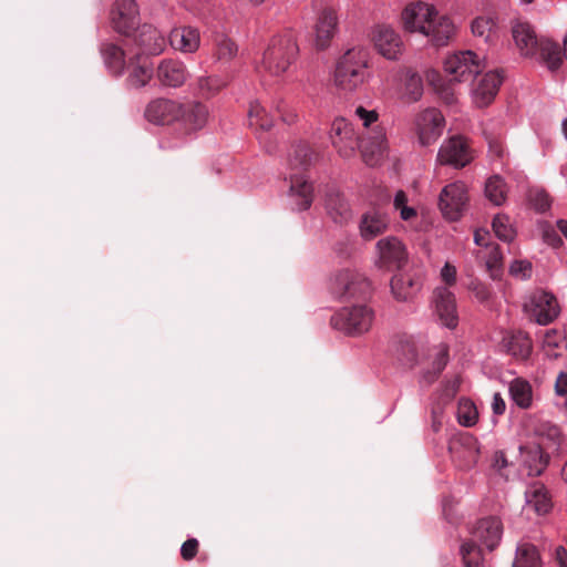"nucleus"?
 <instances>
[{
    "instance_id": "nucleus-1",
    "label": "nucleus",
    "mask_w": 567,
    "mask_h": 567,
    "mask_svg": "<svg viewBox=\"0 0 567 567\" xmlns=\"http://www.w3.org/2000/svg\"><path fill=\"white\" fill-rule=\"evenodd\" d=\"M355 114L362 121L367 133H357L352 123L343 117L332 122L330 138L333 147L341 157L350 158L360 150L363 162L369 166H375L384 155L386 140L383 127L370 125L378 121L375 111H368L362 106L355 109Z\"/></svg>"
},
{
    "instance_id": "nucleus-2",
    "label": "nucleus",
    "mask_w": 567,
    "mask_h": 567,
    "mask_svg": "<svg viewBox=\"0 0 567 567\" xmlns=\"http://www.w3.org/2000/svg\"><path fill=\"white\" fill-rule=\"evenodd\" d=\"M401 19L404 30L425 35L435 47L446 45L455 31L450 18L439 14L433 6L425 2L406 6Z\"/></svg>"
},
{
    "instance_id": "nucleus-3",
    "label": "nucleus",
    "mask_w": 567,
    "mask_h": 567,
    "mask_svg": "<svg viewBox=\"0 0 567 567\" xmlns=\"http://www.w3.org/2000/svg\"><path fill=\"white\" fill-rule=\"evenodd\" d=\"M513 39L520 54L535 58L551 72L563 63V51L557 42L546 38H537L533 27L527 22H517L512 28Z\"/></svg>"
},
{
    "instance_id": "nucleus-4",
    "label": "nucleus",
    "mask_w": 567,
    "mask_h": 567,
    "mask_svg": "<svg viewBox=\"0 0 567 567\" xmlns=\"http://www.w3.org/2000/svg\"><path fill=\"white\" fill-rule=\"evenodd\" d=\"M317 159V154L306 144L295 146L289 157L290 174V197L293 199L296 209H308L313 200V186L302 175L305 171Z\"/></svg>"
},
{
    "instance_id": "nucleus-5",
    "label": "nucleus",
    "mask_w": 567,
    "mask_h": 567,
    "mask_svg": "<svg viewBox=\"0 0 567 567\" xmlns=\"http://www.w3.org/2000/svg\"><path fill=\"white\" fill-rule=\"evenodd\" d=\"M369 52L363 48L348 50L337 62L334 85L343 92H352L367 79Z\"/></svg>"
},
{
    "instance_id": "nucleus-6",
    "label": "nucleus",
    "mask_w": 567,
    "mask_h": 567,
    "mask_svg": "<svg viewBox=\"0 0 567 567\" xmlns=\"http://www.w3.org/2000/svg\"><path fill=\"white\" fill-rule=\"evenodd\" d=\"M298 52L299 48L291 32L276 35L264 52L261 68L270 75L279 76L293 63Z\"/></svg>"
},
{
    "instance_id": "nucleus-7",
    "label": "nucleus",
    "mask_w": 567,
    "mask_h": 567,
    "mask_svg": "<svg viewBox=\"0 0 567 567\" xmlns=\"http://www.w3.org/2000/svg\"><path fill=\"white\" fill-rule=\"evenodd\" d=\"M373 321L374 312L367 305L343 307L330 319V323L333 329L352 337L368 332L371 329Z\"/></svg>"
},
{
    "instance_id": "nucleus-8",
    "label": "nucleus",
    "mask_w": 567,
    "mask_h": 567,
    "mask_svg": "<svg viewBox=\"0 0 567 567\" xmlns=\"http://www.w3.org/2000/svg\"><path fill=\"white\" fill-rule=\"evenodd\" d=\"M332 291L339 298L346 300H365L371 296L372 287L363 274L357 270L342 269L333 278Z\"/></svg>"
},
{
    "instance_id": "nucleus-9",
    "label": "nucleus",
    "mask_w": 567,
    "mask_h": 567,
    "mask_svg": "<svg viewBox=\"0 0 567 567\" xmlns=\"http://www.w3.org/2000/svg\"><path fill=\"white\" fill-rule=\"evenodd\" d=\"M475 157L467 138L455 135L446 140L437 153V162L442 165H451L454 168L467 166Z\"/></svg>"
},
{
    "instance_id": "nucleus-10",
    "label": "nucleus",
    "mask_w": 567,
    "mask_h": 567,
    "mask_svg": "<svg viewBox=\"0 0 567 567\" xmlns=\"http://www.w3.org/2000/svg\"><path fill=\"white\" fill-rule=\"evenodd\" d=\"M468 202L467 189L464 183L455 182L446 185L439 198V207L450 220H457Z\"/></svg>"
},
{
    "instance_id": "nucleus-11",
    "label": "nucleus",
    "mask_w": 567,
    "mask_h": 567,
    "mask_svg": "<svg viewBox=\"0 0 567 567\" xmlns=\"http://www.w3.org/2000/svg\"><path fill=\"white\" fill-rule=\"evenodd\" d=\"M445 72L451 76L449 82H462L481 72L482 68L477 56L472 51L455 53L444 63Z\"/></svg>"
},
{
    "instance_id": "nucleus-12",
    "label": "nucleus",
    "mask_w": 567,
    "mask_h": 567,
    "mask_svg": "<svg viewBox=\"0 0 567 567\" xmlns=\"http://www.w3.org/2000/svg\"><path fill=\"white\" fill-rule=\"evenodd\" d=\"M113 29L126 37L140 27V12L135 0H116L111 10Z\"/></svg>"
},
{
    "instance_id": "nucleus-13",
    "label": "nucleus",
    "mask_w": 567,
    "mask_h": 567,
    "mask_svg": "<svg viewBox=\"0 0 567 567\" xmlns=\"http://www.w3.org/2000/svg\"><path fill=\"white\" fill-rule=\"evenodd\" d=\"M209 116L206 104L199 101L181 102L177 124L184 133L192 134L202 131L207 125Z\"/></svg>"
},
{
    "instance_id": "nucleus-14",
    "label": "nucleus",
    "mask_w": 567,
    "mask_h": 567,
    "mask_svg": "<svg viewBox=\"0 0 567 567\" xmlns=\"http://www.w3.org/2000/svg\"><path fill=\"white\" fill-rule=\"evenodd\" d=\"M444 124V116L437 109H427L421 112L415 121L420 144L429 146L435 143L442 135Z\"/></svg>"
},
{
    "instance_id": "nucleus-15",
    "label": "nucleus",
    "mask_w": 567,
    "mask_h": 567,
    "mask_svg": "<svg viewBox=\"0 0 567 567\" xmlns=\"http://www.w3.org/2000/svg\"><path fill=\"white\" fill-rule=\"evenodd\" d=\"M179 109L181 102L166 97H157L148 102L144 111V116L150 123L171 125L177 123Z\"/></svg>"
},
{
    "instance_id": "nucleus-16",
    "label": "nucleus",
    "mask_w": 567,
    "mask_h": 567,
    "mask_svg": "<svg viewBox=\"0 0 567 567\" xmlns=\"http://www.w3.org/2000/svg\"><path fill=\"white\" fill-rule=\"evenodd\" d=\"M372 40L378 52L388 60H396L403 51V41L400 34L389 25H377Z\"/></svg>"
},
{
    "instance_id": "nucleus-17",
    "label": "nucleus",
    "mask_w": 567,
    "mask_h": 567,
    "mask_svg": "<svg viewBox=\"0 0 567 567\" xmlns=\"http://www.w3.org/2000/svg\"><path fill=\"white\" fill-rule=\"evenodd\" d=\"M449 450L452 460L462 470L473 467L478 461V443L472 435L466 434L452 440Z\"/></svg>"
},
{
    "instance_id": "nucleus-18",
    "label": "nucleus",
    "mask_w": 567,
    "mask_h": 567,
    "mask_svg": "<svg viewBox=\"0 0 567 567\" xmlns=\"http://www.w3.org/2000/svg\"><path fill=\"white\" fill-rule=\"evenodd\" d=\"M155 75L162 86L176 89L185 84L189 73L182 61L164 59L157 65Z\"/></svg>"
},
{
    "instance_id": "nucleus-19",
    "label": "nucleus",
    "mask_w": 567,
    "mask_h": 567,
    "mask_svg": "<svg viewBox=\"0 0 567 567\" xmlns=\"http://www.w3.org/2000/svg\"><path fill=\"white\" fill-rule=\"evenodd\" d=\"M433 302L440 321L450 329L455 328L458 318L453 292L447 287H439L433 292Z\"/></svg>"
},
{
    "instance_id": "nucleus-20",
    "label": "nucleus",
    "mask_w": 567,
    "mask_h": 567,
    "mask_svg": "<svg viewBox=\"0 0 567 567\" xmlns=\"http://www.w3.org/2000/svg\"><path fill=\"white\" fill-rule=\"evenodd\" d=\"M133 41L143 54L157 55L165 49L164 35L152 24H143L133 33Z\"/></svg>"
},
{
    "instance_id": "nucleus-21",
    "label": "nucleus",
    "mask_w": 567,
    "mask_h": 567,
    "mask_svg": "<svg viewBox=\"0 0 567 567\" xmlns=\"http://www.w3.org/2000/svg\"><path fill=\"white\" fill-rule=\"evenodd\" d=\"M530 315L539 324L550 323L559 313L556 298L548 292H536L532 298Z\"/></svg>"
},
{
    "instance_id": "nucleus-22",
    "label": "nucleus",
    "mask_w": 567,
    "mask_h": 567,
    "mask_svg": "<svg viewBox=\"0 0 567 567\" xmlns=\"http://www.w3.org/2000/svg\"><path fill=\"white\" fill-rule=\"evenodd\" d=\"M380 265L386 268H401L406 261V251L402 243L394 237L378 243Z\"/></svg>"
},
{
    "instance_id": "nucleus-23",
    "label": "nucleus",
    "mask_w": 567,
    "mask_h": 567,
    "mask_svg": "<svg viewBox=\"0 0 567 567\" xmlns=\"http://www.w3.org/2000/svg\"><path fill=\"white\" fill-rule=\"evenodd\" d=\"M503 533V525L497 517H486L480 519L473 532L472 538L484 544L489 550H493L499 543Z\"/></svg>"
},
{
    "instance_id": "nucleus-24",
    "label": "nucleus",
    "mask_w": 567,
    "mask_h": 567,
    "mask_svg": "<svg viewBox=\"0 0 567 567\" xmlns=\"http://www.w3.org/2000/svg\"><path fill=\"white\" fill-rule=\"evenodd\" d=\"M324 208L327 215L333 223L343 225L352 218V210L343 197V195L336 188H330L326 193Z\"/></svg>"
},
{
    "instance_id": "nucleus-25",
    "label": "nucleus",
    "mask_w": 567,
    "mask_h": 567,
    "mask_svg": "<svg viewBox=\"0 0 567 567\" xmlns=\"http://www.w3.org/2000/svg\"><path fill=\"white\" fill-rule=\"evenodd\" d=\"M534 434L536 440L534 445L549 454L557 452L563 441L560 429L546 421L536 424Z\"/></svg>"
},
{
    "instance_id": "nucleus-26",
    "label": "nucleus",
    "mask_w": 567,
    "mask_h": 567,
    "mask_svg": "<svg viewBox=\"0 0 567 567\" xmlns=\"http://www.w3.org/2000/svg\"><path fill=\"white\" fill-rule=\"evenodd\" d=\"M503 82V76L495 71L485 73L474 90L475 103L480 107L489 105Z\"/></svg>"
},
{
    "instance_id": "nucleus-27",
    "label": "nucleus",
    "mask_w": 567,
    "mask_h": 567,
    "mask_svg": "<svg viewBox=\"0 0 567 567\" xmlns=\"http://www.w3.org/2000/svg\"><path fill=\"white\" fill-rule=\"evenodd\" d=\"M422 281L416 274H396L391 280V291L398 301L412 299L421 289Z\"/></svg>"
},
{
    "instance_id": "nucleus-28",
    "label": "nucleus",
    "mask_w": 567,
    "mask_h": 567,
    "mask_svg": "<svg viewBox=\"0 0 567 567\" xmlns=\"http://www.w3.org/2000/svg\"><path fill=\"white\" fill-rule=\"evenodd\" d=\"M338 25V17L333 9H323L316 24V45L318 49H326L333 38Z\"/></svg>"
},
{
    "instance_id": "nucleus-29",
    "label": "nucleus",
    "mask_w": 567,
    "mask_h": 567,
    "mask_svg": "<svg viewBox=\"0 0 567 567\" xmlns=\"http://www.w3.org/2000/svg\"><path fill=\"white\" fill-rule=\"evenodd\" d=\"M169 43L175 50L194 53L200 44L199 31L194 27L175 28L169 34Z\"/></svg>"
},
{
    "instance_id": "nucleus-30",
    "label": "nucleus",
    "mask_w": 567,
    "mask_h": 567,
    "mask_svg": "<svg viewBox=\"0 0 567 567\" xmlns=\"http://www.w3.org/2000/svg\"><path fill=\"white\" fill-rule=\"evenodd\" d=\"M126 66L128 70L127 83L135 89L145 86L154 75L151 64L146 60H142L138 53L130 58Z\"/></svg>"
},
{
    "instance_id": "nucleus-31",
    "label": "nucleus",
    "mask_w": 567,
    "mask_h": 567,
    "mask_svg": "<svg viewBox=\"0 0 567 567\" xmlns=\"http://www.w3.org/2000/svg\"><path fill=\"white\" fill-rule=\"evenodd\" d=\"M527 506L538 515H545L553 508L548 489L542 483L532 484L525 492Z\"/></svg>"
},
{
    "instance_id": "nucleus-32",
    "label": "nucleus",
    "mask_w": 567,
    "mask_h": 567,
    "mask_svg": "<svg viewBox=\"0 0 567 567\" xmlns=\"http://www.w3.org/2000/svg\"><path fill=\"white\" fill-rule=\"evenodd\" d=\"M389 225L385 215L377 210L365 213L360 221V234L363 239L372 240L377 236L383 234Z\"/></svg>"
},
{
    "instance_id": "nucleus-33",
    "label": "nucleus",
    "mask_w": 567,
    "mask_h": 567,
    "mask_svg": "<svg viewBox=\"0 0 567 567\" xmlns=\"http://www.w3.org/2000/svg\"><path fill=\"white\" fill-rule=\"evenodd\" d=\"M100 52L109 71L114 75H121L127 65L124 50L113 42H104Z\"/></svg>"
},
{
    "instance_id": "nucleus-34",
    "label": "nucleus",
    "mask_w": 567,
    "mask_h": 567,
    "mask_svg": "<svg viewBox=\"0 0 567 567\" xmlns=\"http://www.w3.org/2000/svg\"><path fill=\"white\" fill-rule=\"evenodd\" d=\"M503 347L506 349L507 353L520 360H526L532 352V341L529 337L522 331L505 336L503 338Z\"/></svg>"
},
{
    "instance_id": "nucleus-35",
    "label": "nucleus",
    "mask_w": 567,
    "mask_h": 567,
    "mask_svg": "<svg viewBox=\"0 0 567 567\" xmlns=\"http://www.w3.org/2000/svg\"><path fill=\"white\" fill-rule=\"evenodd\" d=\"M524 464L528 468V475H540L549 463L550 454L536 445L526 446L523 450Z\"/></svg>"
},
{
    "instance_id": "nucleus-36",
    "label": "nucleus",
    "mask_w": 567,
    "mask_h": 567,
    "mask_svg": "<svg viewBox=\"0 0 567 567\" xmlns=\"http://www.w3.org/2000/svg\"><path fill=\"white\" fill-rule=\"evenodd\" d=\"M193 86L198 96L210 99L226 86V82L218 75H200L195 80Z\"/></svg>"
},
{
    "instance_id": "nucleus-37",
    "label": "nucleus",
    "mask_w": 567,
    "mask_h": 567,
    "mask_svg": "<svg viewBox=\"0 0 567 567\" xmlns=\"http://www.w3.org/2000/svg\"><path fill=\"white\" fill-rule=\"evenodd\" d=\"M509 394L512 400L520 409H529L533 402V389L530 383L523 378H515L509 383Z\"/></svg>"
},
{
    "instance_id": "nucleus-38",
    "label": "nucleus",
    "mask_w": 567,
    "mask_h": 567,
    "mask_svg": "<svg viewBox=\"0 0 567 567\" xmlns=\"http://www.w3.org/2000/svg\"><path fill=\"white\" fill-rule=\"evenodd\" d=\"M248 122L250 127L260 131H269L272 127V118L258 102L250 103L248 111Z\"/></svg>"
},
{
    "instance_id": "nucleus-39",
    "label": "nucleus",
    "mask_w": 567,
    "mask_h": 567,
    "mask_svg": "<svg viewBox=\"0 0 567 567\" xmlns=\"http://www.w3.org/2000/svg\"><path fill=\"white\" fill-rule=\"evenodd\" d=\"M513 567H540V558L534 545L523 544L517 548Z\"/></svg>"
},
{
    "instance_id": "nucleus-40",
    "label": "nucleus",
    "mask_w": 567,
    "mask_h": 567,
    "mask_svg": "<svg viewBox=\"0 0 567 567\" xmlns=\"http://www.w3.org/2000/svg\"><path fill=\"white\" fill-rule=\"evenodd\" d=\"M506 184L498 175L492 176L485 184L486 197L496 206L502 205L506 199Z\"/></svg>"
},
{
    "instance_id": "nucleus-41",
    "label": "nucleus",
    "mask_w": 567,
    "mask_h": 567,
    "mask_svg": "<svg viewBox=\"0 0 567 567\" xmlns=\"http://www.w3.org/2000/svg\"><path fill=\"white\" fill-rule=\"evenodd\" d=\"M238 52L237 44L229 38L220 35L215 40L214 55L221 63L230 62Z\"/></svg>"
},
{
    "instance_id": "nucleus-42",
    "label": "nucleus",
    "mask_w": 567,
    "mask_h": 567,
    "mask_svg": "<svg viewBox=\"0 0 567 567\" xmlns=\"http://www.w3.org/2000/svg\"><path fill=\"white\" fill-rule=\"evenodd\" d=\"M422 94L423 83L421 76L416 72L408 70L405 74L404 99L406 102L413 103L419 101Z\"/></svg>"
},
{
    "instance_id": "nucleus-43",
    "label": "nucleus",
    "mask_w": 567,
    "mask_h": 567,
    "mask_svg": "<svg viewBox=\"0 0 567 567\" xmlns=\"http://www.w3.org/2000/svg\"><path fill=\"white\" fill-rule=\"evenodd\" d=\"M477 540L471 539L461 546V555L465 567H483V555Z\"/></svg>"
},
{
    "instance_id": "nucleus-44",
    "label": "nucleus",
    "mask_w": 567,
    "mask_h": 567,
    "mask_svg": "<svg viewBox=\"0 0 567 567\" xmlns=\"http://www.w3.org/2000/svg\"><path fill=\"white\" fill-rule=\"evenodd\" d=\"M492 227L496 237L503 241L509 243L515 238L516 231L506 215H496L493 219Z\"/></svg>"
},
{
    "instance_id": "nucleus-45",
    "label": "nucleus",
    "mask_w": 567,
    "mask_h": 567,
    "mask_svg": "<svg viewBox=\"0 0 567 567\" xmlns=\"http://www.w3.org/2000/svg\"><path fill=\"white\" fill-rule=\"evenodd\" d=\"M487 249L488 254L485 260L486 270L492 279H497L502 275L503 270V255L498 245L493 244Z\"/></svg>"
},
{
    "instance_id": "nucleus-46",
    "label": "nucleus",
    "mask_w": 567,
    "mask_h": 567,
    "mask_svg": "<svg viewBox=\"0 0 567 567\" xmlns=\"http://www.w3.org/2000/svg\"><path fill=\"white\" fill-rule=\"evenodd\" d=\"M449 362V349L446 346H441L437 350L432 369L424 374V380L427 383L434 382L441 372L444 370Z\"/></svg>"
},
{
    "instance_id": "nucleus-47",
    "label": "nucleus",
    "mask_w": 567,
    "mask_h": 567,
    "mask_svg": "<svg viewBox=\"0 0 567 567\" xmlns=\"http://www.w3.org/2000/svg\"><path fill=\"white\" fill-rule=\"evenodd\" d=\"M429 83L441 94L446 103L452 104L455 101L454 93L451 91L450 85H446L440 73L430 71L426 75Z\"/></svg>"
},
{
    "instance_id": "nucleus-48",
    "label": "nucleus",
    "mask_w": 567,
    "mask_h": 567,
    "mask_svg": "<svg viewBox=\"0 0 567 567\" xmlns=\"http://www.w3.org/2000/svg\"><path fill=\"white\" fill-rule=\"evenodd\" d=\"M471 28L474 35L489 41L494 32L495 22L492 18L478 17L472 22Z\"/></svg>"
},
{
    "instance_id": "nucleus-49",
    "label": "nucleus",
    "mask_w": 567,
    "mask_h": 567,
    "mask_svg": "<svg viewBox=\"0 0 567 567\" xmlns=\"http://www.w3.org/2000/svg\"><path fill=\"white\" fill-rule=\"evenodd\" d=\"M477 419V411L474 404L468 400L460 401L457 408V420L464 426H472Z\"/></svg>"
},
{
    "instance_id": "nucleus-50",
    "label": "nucleus",
    "mask_w": 567,
    "mask_h": 567,
    "mask_svg": "<svg viewBox=\"0 0 567 567\" xmlns=\"http://www.w3.org/2000/svg\"><path fill=\"white\" fill-rule=\"evenodd\" d=\"M513 276L520 277L522 279L529 278L532 275V264L526 260H515L509 268Z\"/></svg>"
},
{
    "instance_id": "nucleus-51",
    "label": "nucleus",
    "mask_w": 567,
    "mask_h": 567,
    "mask_svg": "<svg viewBox=\"0 0 567 567\" xmlns=\"http://www.w3.org/2000/svg\"><path fill=\"white\" fill-rule=\"evenodd\" d=\"M468 288L481 302L487 301L491 298L489 287L481 281H471Z\"/></svg>"
},
{
    "instance_id": "nucleus-52",
    "label": "nucleus",
    "mask_w": 567,
    "mask_h": 567,
    "mask_svg": "<svg viewBox=\"0 0 567 567\" xmlns=\"http://www.w3.org/2000/svg\"><path fill=\"white\" fill-rule=\"evenodd\" d=\"M199 543L196 538H189L181 547V556L184 560H192L198 553Z\"/></svg>"
},
{
    "instance_id": "nucleus-53",
    "label": "nucleus",
    "mask_w": 567,
    "mask_h": 567,
    "mask_svg": "<svg viewBox=\"0 0 567 567\" xmlns=\"http://www.w3.org/2000/svg\"><path fill=\"white\" fill-rule=\"evenodd\" d=\"M530 200L534 207L539 212H545L550 207V198L545 190H536L532 195Z\"/></svg>"
},
{
    "instance_id": "nucleus-54",
    "label": "nucleus",
    "mask_w": 567,
    "mask_h": 567,
    "mask_svg": "<svg viewBox=\"0 0 567 567\" xmlns=\"http://www.w3.org/2000/svg\"><path fill=\"white\" fill-rule=\"evenodd\" d=\"M401 352L405 364L413 365L416 362L417 352L412 341L405 340L402 342Z\"/></svg>"
},
{
    "instance_id": "nucleus-55",
    "label": "nucleus",
    "mask_w": 567,
    "mask_h": 567,
    "mask_svg": "<svg viewBox=\"0 0 567 567\" xmlns=\"http://www.w3.org/2000/svg\"><path fill=\"white\" fill-rule=\"evenodd\" d=\"M276 109L285 123L292 124L297 121L298 115L296 111L292 107H290L286 102H279Z\"/></svg>"
},
{
    "instance_id": "nucleus-56",
    "label": "nucleus",
    "mask_w": 567,
    "mask_h": 567,
    "mask_svg": "<svg viewBox=\"0 0 567 567\" xmlns=\"http://www.w3.org/2000/svg\"><path fill=\"white\" fill-rule=\"evenodd\" d=\"M487 143L491 156L494 158H502L504 155V147L502 141L497 137L488 136Z\"/></svg>"
},
{
    "instance_id": "nucleus-57",
    "label": "nucleus",
    "mask_w": 567,
    "mask_h": 567,
    "mask_svg": "<svg viewBox=\"0 0 567 567\" xmlns=\"http://www.w3.org/2000/svg\"><path fill=\"white\" fill-rule=\"evenodd\" d=\"M442 280L447 285L452 286L456 281V269L451 264H445L441 270Z\"/></svg>"
},
{
    "instance_id": "nucleus-58",
    "label": "nucleus",
    "mask_w": 567,
    "mask_h": 567,
    "mask_svg": "<svg viewBox=\"0 0 567 567\" xmlns=\"http://www.w3.org/2000/svg\"><path fill=\"white\" fill-rule=\"evenodd\" d=\"M544 240L553 247H558L561 244L559 235L554 229L544 230Z\"/></svg>"
},
{
    "instance_id": "nucleus-59",
    "label": "nucleus",
    "mask_w": 567,
    "mask_h": 567,
    "mask_svg": "<svg viewBox=\"0 0 567 567\" xmlns=\"http://www.w3.org/2000/svg\"><path fill=\"white\" fill-rule=\"evenodd\" d=\"M555 391L558 395L567 394V373H560L555 383Z\"/></svg>"
},
{
    "instance_id": "nucleus-60",
    "label": "nucleus",
    "mask_w": 567,
    "mask_h": 567,
    "mask_svg": "<svg viewBox=\"0 0 567 567\" xmlns=\"http://www.w3.org/2000/svg\"><path fill=\"white\" fill-rule=\"evenodd\" d=\"M492 409L494 414L502 415L505 412L506 404L499 393H495L493 396Z\"/></svg>"
},
{
    "instance_id": "nucleus-61",
    "label": "nucleus",
    "mask_w": 567,
    "mask_h": 567,
    "mask_svg": "<svg viewBox=\"0 0 567 567\" xmlns=\"http://www.w3.org/2000/svg\"><path fill=\"white\" fill-rule=\"evenodd\" d=\"M555 556L560 567H567V550L564 546L556 547Z\"/></svg>"
},
{
    "instance_id": "nucleus-62",
    "label": "nucleus",
    "mask_w": 567,
    "mask_h": 567,
    "mask_svg": "<svg viewBox=\"0 0 567 567\" xmlns=\"http://www.w3.org/2000/svg\"><path fill=\"white\" fill-rule=\"evenodd\" d=\"M558 339H559V336H558L557 331L551 330V331L546 332L544 342L547 346L558 347Z\"/></svg>"
},
{
    "instance_id": "nucleus-63",
    "label": "nucleus",
    "mask_w": 567,
    "mask_h": 567,
    "mask_svg": "<svg viewBox=\"0 0 567 567\" xmlns=\"http://www.w3.org/2000/svg\"><path fill=\"white\" fill-rule=\"evenodd\" d=\"M398 210H400V216L403 220H410L414 216H416V212L414 208L409 206H402Z\"/></svg>"
},
{
    "instance_id": "nucleus-64",
    "label": "nucleus",
    "mask_w": 567,
    "mask_h": 567,
    "mask_svg": "<svg viewBox=\"0 0 567 567\" xmlns=\"http://www.w3.org/2000/svg\"><path fill=\"white\" fill-rule=\"evenodd\" d=\"M406 202H408L406 194L403 190H399L395 194L393 205H394L395 209H399L400 207L405 206Z\"/></svg>"
}]
</instances>
